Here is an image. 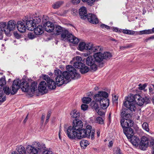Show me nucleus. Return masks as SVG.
Listing matches in <instances>:
<instances>
[{
    "instance_id": "60",
    "label": "nucleus",
    "mask_w": 154,
    "mask_h": 154,
    "mask_svg": "<svg viewBox=\"0 0 154 154\" xmlns=\"http://www.w3.org/2000/svg\"><path fill=\"white\" fill-rule=\"evenodd\" d=\"M131 47V45H128L127 46H120V49L122 50H123L124 49H125L127 48H130Z\"/></svg>"
},
{
    "instance_id": "51",
    "label": "nucleus",
    "mask_w": 154,
    "mask_h": 154,
    "mask_svg": "<svg viewBox=\"0 0 154 154\" xmlns=\"http://www.w3.org/2000/svg\"><path fill=\"white\" fill-rule=\"evenodd\" d=\"M88 107V105L85 104H82L81 106V109L83 111L87 110Z\"/></svg>"
},
{
    "instance_id": "58",
    "label": "nucleus",
    "mask_w": 154,
    "mask_h": 154,
    "mask_svg": "<svg viewBox=\"0 0 154 154\" xmlns=\"http://www.w3.org/2000/svg\"><path fill=\"white\" fill-rule=\"evenodd\" d=\"M115 154H123L121 150L119 148H118L116 150Z\"/></svg>"
},
{
    "instance_id": "13",
    "label": "nucleus",
    "mask_w": 154,
    "mask_h": 154,
    "mask_svg": "<svg viewBox=\"0 0 154 154\" xmlns=\"http://www.w3.org/2000/svg\"><path fill=\"white\" fill-rule=\"evenodd\" d=\"M133 122L128 119H123L121 121V124L124 130V128H130L133 126Z\"/></svg>"
},
{
    "instance_id": "32",
    "label": "nucleus",
    "mask_w": 154,
    "mask_h": 154,
    "mask_svg": "<svg viewBox=\"0 0 154 154\" xmlns=\"http://www.w3.org/2000/svg\"><path fill=\"white\" fill-rule=\"evenodd\" d=\"M70 114L72 117L75 119L79 118L80 116V112L75 110L72 111Z\"/></svg>"
},
{
    "instance_id": "40",
    "label": "nucleus",
    "mask_w": 154,
    "mask_h": 154,
    "mask_svg": "<svg viewBox=\"0 0 154 154\" xmlns=\"http://www.w3.org/2000/svg\"><path fill=\"white\" fill-rule=\"evenodd\" d=\"M88 141L85 140H82L80 142V145L82 147L85 148L89 144Z\"/></svg>"
},
{
    "instance_id": "55",
    "label": "nucleus",
    "mask_w": 154,
    "mask_h": 154,
    "mask_svg": "<svg viewBox=\"0 0 154 154\" xmlns=\"http://www.w3.org/2000/svg\"><path fill=\"white\" fill-rule=\"evenodd\" d=\"M71 14L74 16L78 14L77 10L74 8L72 9Z\"/></svg>"
},
{
    "instance_id": "38",
    "label": "nucleus",
    "mask_w": 154,
    "mask_h": 154,
    "mask_svg": "<svg viewBox=\"0 0 154 154\" xmlns=\"http://www.w3.org/2000/svg\"><path fill=\"white\" fill-rule=\"evenodd\" d=\"M63 4V2L62 1H58L56 2L53 5V7L54 9H57Z\"/></svg>"
},
{
    "instance_id": "59",
    "label": "nucleus",
    "mask_w": 154,
    "mask_h": 154,
    "mask_svg": "<svg viewBox=\"0 0 154 154\" xmlns=\"http://www.w3.org/2000/svg\"><path fill=\"white\" fill-rule=\"evenodd\" d=\"M51 113L50 112H48V114L47 116V119H46V121H45V123H48V120L50 118V117L51 116Z\"/></svg>"
},
{
    "instance_id": "47",
    "label": "nucleus",
    "mask_w": 154,
    "mask_h": 154,
    "mask_svg": "<svg viewBox=\"0 0 154 154\" xmlns=\"http://www.w3.org/2000/svg\"><path fill=\"white\" fill-rule=\"evenodd\" d=\"M96 122L100 124H103L104 123V121L102 118L100 117H97L96 120Z\"/></svg>"
},
{
    "instance_id": "25",
    "label": "nucleus",
    "mask_w": 154,
    "mask_h": 154,
    "mask_svg": "<svg viewBox=\"0 0 154 154\" xmlns=\"http://www.w3.org/2000/svg\"><path fill=\"white\" fill-rule=\"evenodd\" d=\"M93 57L96 63H100L103 60V54L99 52L94 55Z\"/></svg>"
},
{
    "instance_id": "61",
    "label": "nucleus",
    "mask_w": 154,
    "mask_h": 154,
    "mask_svg": "<svg viewBox=\"0 0 154 154\" xmlns=\"http://www.w3.org/2000/svg\"><path fill=\"white\" fill-rule=\"evenodd\" d=\"M118 97L116 95H115L114 96H113L112 97V100L113 102H116L118 100Z\"/></svg>"
},
{
    "instance_id": "33",
    "label": "nucleus",
    "mask_w": 154,
    "mask_h": 154,
    "mask_svg": "<svg viewBox=\"0 0 154 154\" xmlns=\"http://www.w3.org/2000/svg\"><path fill=\"white\" fill-rule=\"evenodd\" d=\"M17 150L20 154H26V150L24 147L21 145L17 146Z\"/></svg>"
},
{
    "instance_id": "50",
    "label": "nucleus",
    "mask_w": 154,
    "mask_h": 154,
    "mask_svg": "<svg viewBox=\"0 0 154 154\" xmlns=\"http://www.w3.org/2000/svg\"><path fill=\"white\" fill-rule=\"evenodd\" d=\"M102 109L101 107V108H100L97 110V111H96L99 115L100 116H103L105 115V113L102 111Z\"/></svg>"
},
{
    "instance_id": "44",
    "label": "nucleus",
    "mask_w": 154,
    "mask_h": 154,
    "mask_svg": "<svg viewBox=\"0 0 154 154\" xmlns=\"http://www.w3.org/2000/svg\"><path fill=\"white\" fill-rule=\"evenodd\" d=\"M83 63L82 62H80L79 61H76L74 63V66L76 68L80 69L82 65H83Z\"/></svg>"
},
{
    "instance_id": "64",
    "label": "nucleus",
    "mask_w": 154,
    "mask_h": 154,
    "mask_svg": "<svg viewBox=\"0 0 154 154\" xmlns=\"http://www.w3.org/2000/svg\"><path fill=\"white\" fill-rule=\"evenodd\" d=\"M76 59L77 60V61H79L80 62H82V59L81 57L79 56H77L76 57Z\"/></svg>"
},
{
    "instance_id": "14",
    "label": "nucleus",
    "mask_w": 154,
    "mask_h": 154,
    "mask_svg": "<svg viewBox=\"0 0 154 154\" xmlns=\"http://www.w3.org/2000/svg\"><path fill=\"white\" fill-rule=\"evenodd\" d=\"M133 111L128 108H123L121 111V116L124 119H130L131 117V112Z\"/></svg>"
},
{
    "instance_id": "34",
    "label": "nucleus",
    "mask_w": 154,
    "mask_h": 154,
    "mask_svg": "<svg viewBox=\"0 0 154 154\" xmlns=\"http://www.w3.org/2000/svg\"><path fill=\"white\" fill-rule=\"evenodd\" d=\"M69 74L71 75L70 76V77H69V79L70 78H71V79H72L75 80L79 79L80 77V75L79 74L77 73L76 72H74V73H72V74H70L69 73Z\"/></svg>"
},
{
    "instance_id": "5",
    "label": "nucleus",
    "mask_w": 154,
    "mask_h": 154,
    "mask_svg": "<svg viewBox=\"0 0 154 154\" xmlns=\"http://www.w3.org/2000/svg\"><path fill=\"white\" fill-rule=\"evenodd\" d=\"M108 96V94L104 91H99L95 94L94 97V100L96 102H100L101 108L103 109H106L109 105V100L107 98Z\"/></svg>"
},
{
    "instance_id": "3",
    "label": "nucleus",
    "mask_w": 154,
    "mask_h": 154,
    "mask_svg": "<svg viewBox=\"0 0 154 154\" xmlns=\"http://www.w3.org/2000/svg\"><path fill=\"white\" fill-rule=\"evenodd\" d=\"M16 26V22L13 20L9 21L7 24L5 22L0 23V39L3 38V32H4L7 36H9L11 35L10 32L15 29Z\"/></svg>"
},
{
    "instance_id": "27",
    "label": "nucleus",
    "mask_w": 154,
    "mask_h": 154,
    "mask_svg": "<svg viewBox=\"0 0 154 154\" xmlns=\"http://www.w3.org/2000/svg\"><path fill=\"white\" fill-rule=\"evenodd\" d=\"M131 139V142L133 145L135 146H138L140 143V140L138 137L133 136Z\"/></svg>"
},
{
    "instance_id": "15",
    "label": "nucleus",
    "mask_w": 154,
    "mask_h": 154,
    "mask_svg": "<svg viewBox=\"0 0 154 154\" xmlns=\"http://www.w3.org/2000/svg\"><path fill=\"white\" fill-rule=\"evenodd\" d=\"M34 146L35 147L36 151H37V153H43L47 148L45 144L39 142H35Z\"/></svg>"
},
{
    "instance_id": "28",
    "label": "nucleus",
    "mask_w": 154,
    "mask_h": 154,
    "mask_svg": "<svg viewBox=\"0 0 154 154\" xmlns=\"http://www.w3.org/2000/svg\"><path fill=\"white\" fill-rule=\"evenodd\" d=\"M43 27L42 26H38L34 29V33L36 35H40L43 32Z\"/></svg>"
},
{
    "instance_id": "46",
    "label": "nucleus",
    "mask_w": 154,
    "mask_h": 154,
    "mask_svg": "<svg viewBox=\"0 0 154 154\" xmlns=\"http://www.w3.org/2000/svg\"><path fill=\"white\" fill-rule=\"evenodd\" d=\"M152 33V31H151V30L148 29L140 31V32L139 34L143 35L145 34H149Z\"/></svg>"
},
{
    "instance_id": "29",
    "label": "nucleus",
    "mask_w": 154,
    "mask_h": 154,
    "mask_svg": "<svg viewBox=\"0 0 154 154\" xmlns=\"http://www.w3.org/2000/svg\"><path fill=\"white\" fill-rule=\"evenodd\" d=\"M63 29V28L60 26L56 25L55 26H54V30L56 34L57 35H60Z\"/></svg>"
},
{
    "instance_id": "37",
    "label": "nucleus",
    "mask_w": 154,
    "mask_h": 154,
    "mask_svg": "<svg viewBox=\"0 0 154 154\" xmlns=\"http://www.w3.org/2000/svg\"><path fill=\"white\" fill-rule=\"evenodd\" d=\"M103 56L104 59H109L112 57L111 53L109 52H105L103 54Z\"/></svg>"
},
{
    "instance_id": "36",
    "label": "nucleus",
    "mask_w": 154,
    "mask_h": 154,
    "mask_svg": "<svg viewBox=\"0 0 154 154\" xmlns=\"http://www.w3.org/2000/svg\"><path fill=\"white\" fill-rule=\"evenodd\" d=\"M122 32L124 34L128 35H133L135 34L136 35L137 34V32L135 31L128 29H123Z\"/></svg>"
},
{
    "instance_id": "53",
    "label": "nucleus",
    "mask_w": 154,
    "mask_h": 154,
    "mask_svg": "<svg viewBox=\"0 0 154 154\" xmlns=\"http://www.w3.org/2000/svg\"><path fill=\"white\" fill-rule=\"evenodd\" d=\"M92 107L96 111H97V110L99 109L98 104L96 103H94L93 105L92 106Z\"/></svg>"
},
{
    "instance_id": "56",
    "label": "nucleus",
    "mask_w": 154,
    "mask_h": 154,
    "mask_svg": "<svg viewBox=\"0 0 154 154\" xmlns=\"http://www.w3.org/2000/svg\"><path fill=\"white\" fill-rule=\"evenodd\" d=\"M43 154H53V152L52 151L48 150V149L46 148V149L42 153Z\"/></svg>"
},
{
    "instance_id": "6",
    "label": "nucleus",
    "mask_w": 154,
    "mask_h": 154,
    "mask_svg": "<svg viewBox=\"0 0 154 154\" xmlns=\"http://www.w3.org/2000/svg\"><path fill=\"white\" fill-rule=\"evenodd\" d=\"M20 88L22 91L27 92L30 91L32 93L37 90V84L35 81L31 82L29 81H23L20 84Z\"/></svg>"
},
{
    "instance_id": "7",
    "label": "nucleus",
    "mask_w": 154,
    "mask_h": 154,
    "mask_svg": "<svg viewBox=\"0 0 154 154\" xmlns=\"http://www.w3.org/2000/svg\"><path fill=\"white\" fill-rule=\"evenodd\" d=\"M135 95L131 94L127 97L126 100L124 103V106L128 108L131 111H135L136 109L135 105Z\"/></svg>"
},
{
    "instance_id": "41",
    "label": "nucleus",
    "mask_w": 154,
    "mask_h": 154,
    "mask_svg": "<svg viewBox=\"0 0 154 154\" xmlns=\"http://www.w3.org/2000/svg\"><path fill=\"white\" fill-rule=\"evenodd\" d=\"M3 91L4 93L7 95H8L10 93L11 94V90L10 89L9 87L5 86L3 87Z\"/></svg>"
},
{
    "instance_id": "42",
    "label": "nucleus",
    "mask_w": 154,
    "mask_h": 154,
    "mask_svg": "<svg viewBox=\"0 0 154 154\" xmlns=\"http://www.w3.org/2000/svg\"><path fill=\"white\" fill-rule=\"evenodd\" d=\"M86 44L84 42H81L80 43L79 45V49L81 51H82L85 49Z\"/></svg>"
},
{
    "instance_id": "8",
    "label": "nucleus",
    "mask_w": 154,
    "mask_h": 154,
    "mask_svg": "<svg viewBox=\"0 0 154 154\" xmlns=\"http://www.w3.org/2000/svg\"><path fill=\"white\" fill-rule=\"evenodd\" d=\"M42 23H43L44 29L48 32H51L54 30V24L52 22L47 21L46 19L44 17L42 19Z\"/></svg>"
},
{
    "instance_id": "16",
    "label": "nucleus",
    "mask_w": 154,
    "mask_h": 154,
    "mask_svg": "<svg viewBox=\"0 0 154 154\" xmlns=\"http://www.w3.org/2000/svg\"><path fill=\"white\" fill-rule=\"evenodd\" d=\"M47 85L46 82L44 81H42L41 82L38 87H37V89L40 92L43 94L46 93L47 92L48 90L46 88Z\"/></svg>"
},
{
    "instance_id": "4",
    "label": "nucleus",
    "mask_w": 154,
    "mask_h": 154,
    "mask_svg": "<svg viewBox=\"0 0 154 154\" xmlns=\"http://www.w3.org/2000/svg\"><path fill=\"white\" fill-rule=\"evenodd\" d=\"M73 128H75V129L77 131L79 132V131H81L82 129H85V131H86L87 127L88 126L90 128L89 131L88 133H87L88 134V136L86 137V138H90L91 137V140H93L94 138V134H95V131L94 129H92V126L90 125H87L85 128H82L83 127V123L82 121L81 120L79 119H75L73 120L72 122V126H71Z\"/></svg>"
},
{
    "instance_id": "10",
    "label": "nucleus",
    "mask_w": 154,
    "mask_h": 154,
    "mask_svg": "<svg viewBox=\"0 0 154 154\" xmlns=\"http://www.w3.org/2000/svg\"><path fill=\"white\" fill-rule=\"evenodd\" d=\"M42 78L44 80L46 81L48 84V88L49 89H54L56 88V83L53 79H51L47 75H44Z\"/></svg>"
},
{
    "instance_id": "1",
    "label": "nucleus",
    "mask_w": 154,
    "mask_h": 154,
    "mask_svg": "<svg viewBox=\"0 0 154 154\" xmlns=\"http://www.w3.org/2000/svg\"><path fill=\"white\" fill-rule=\"evenodd\" d=\"M88 126L87 127L86 131L85 130L82 129L78 132L72 126H69L66 130V133L68 137L71 139H74L75 138L78 139H81L86 138V137L88 136V134L89 130V128Z\"/></svg>"
},
{
    "instance_id": "39",
    "label": "nucleus",
    "mask_w": 154,
    "mask_h": 154,
    "mask_svg": "<svg viewBox=\"0 0 154 154\" xmlns=\"http://www.w3.org/2000/svg\"><path fill=\"white\" fill-rule=\"evenodd\" d=\"M41 20V17L38 16V17H34L33 19V23L35 24V26H36V24H38L40 23Z\"/></svg>"
},
{
    "instance_id": "18",
    "label": "nucleus",
    "mask_w": 154,
    "mask_h": 154,
    "mask_svg": "<svg viewBox=\"0 0 154 154\" xmlns=\"http://www.w3.org/2000/svg\"><path fill=\"white\" fill-rule=\"evenodd\" d=\"M79 14L80 18L83 20L87 19V14L86 8L85 7L82 6L79 10Z\"/></svg>"
},
{
    "instance_id": "48",
    "label": "nucleus",
    "mask_w": 154,
    "mask_h": 154,
    "mask_svg": "<svg viewBox=\"0 0 154 154\" xmlns=\"http://www.w3.org/2000/svg\"><path fill=\"white\" fill-rule=\"evenodd\" d=\"M142 128L143 129L145 130L146 131L149 132V126L148 123L146 122H144L143 124Z\"/></svg>"
},
{
    "instance_id": "22",
    "label": "nucleus",
    "mask_w": 154,
    "mask_h": 154,
    "mask_svg": "<svg viewBox=\"0 0 154 154\" xmlns=\"http://www.w3.org/2000/svg\"><path fill=\"white\" fill-rule=\"evenodd\" d=\"M34 142L32 145H28L26 148V151L29 153L32 154H37V151L35 147L34 146Z\"/></svg>"
},
{
    "instance_id": "52",
    "label": "nucleus",
    "mask_w": 154,
    "mask_h": 154,
    "mask_svg": "<svg viewBox=\"0 0 154 154\" xmlns=\"http://www.w3.org/2000/svg\"><path fill=\"white\" fill-rule=\"evenodd\" d=\"M149 146L152 148V151H154V140L152 139L150 141Z\"/></svg>"
},
{
    "instance_id": "19",
    "label": "nucleus",
    "mask_w": 154,
    "mask_h": 154,
    "mask_svg": "<svg viewBox=\"0 0 154 154\" xmlns=\"http://www.w3.org/2000/svg\"><path fill=\"white\" fill-rule=\"evenodd\" d=\"M87 18L88 21L92 23L96 24L98 23V20L97 17L92 14H88Z\"/></svg>"
},
{
    "instance_id": "11",
    "label": "nucleus",
    "mask_w": 154,
    "mask_h": 154,
    "mask_svg": "<svg viewBox=\"0 0 154 154\" xmlns=\"http://www.w3.org/2000/svg\"><path fill=\"white\" fill-rule=\"evenodd\" d=\"M149 140L147 137L143 136L141 139L140 142L139 143V147L142 150H145L149 145Z\"/></svg>"
},
{
    "instance_id": "57",
    "label": "nucleus",
    "mask_w": 154,
    "mask_h": 154,
    "mask_svg": "<svg viewBox=\"0 0 154 154\" xmlns=\"http://www.w3.org/2000/svg\"><path fill=\"white\" fill-rule=\"evenodd\" d=\"M146 86V84H144L143 85L140 84L139 85V88L140 90H143L145 88Z\"/></svg>"
},
{
    "instance_id": "2",
    "label": "nucleus",
    "mask_w": 154,
    "mask_h": 154,
    "mask_svg": "<svg viewBox=\"0 0 154 154\" xmlns=\"http://www.w3.org/2000/svg\"><path fill=\"white\" fill-rule=\"evenodd\" d=\"M55 79L56 85L60 86L63 84H66L69 81V77L71 76L67 71H65L62 72L61 71L57 69L54 71Z\"/></svg>"
},
{
    "instance_id": "62",
    "label": "nucleus",
    "mask_w": 154,
    "mask_h": 154,
    "mask_svg": "<svg viewBox=\"0 0 154 154\" xmlns=\"http://www.w3.org/2000/svg\"><path fill=\"white\" fill-rule=\"evenodd\" d=\"M143 99L144 100V102H145L146 103H149L150 100H149V98L147 97H145L144 98H143Z\"/></svg>"
},
{
    "instance_id": "24",
    "label": "nucleus",
    "mask_w": 154,
    "mask_h": 154,
    "mask_svg": "<svg viewBox=\"0 0 154 154\" xmlns=\"http://www.w3.org/2000/svg\"><path fill=\"white\" fill-rule=\"evenodd\" d=\"M135 103H136L138 105L142 106L144 103L143 97H141L138 94H135Z\"/></svg>"
},
{
    "instance_id": "9",
    "label": "nucleus",
    "mask_w": 154,
    "mask_h": 154,
    "mask_svg": "<svg viewBox=\"0 0 154 154\" xmlns=\"http://www.w3.org/2000/svg\"><path fill=\"white\" fill-rule=\"evenodd\" d=\"M94 57L91 56H88L86 59V64L90 66L91 70L95 71L97 69V66Z\"/></svg>"
},
{
    "instance_id": "26",
    "label": "nucleus",
    "mask_w": 154,
    "mask_h": 154,
    "mask_svg": "<svg viewBox=\"0 0 154 154\" xmlns=\"http://www.w3.org/2000/svg\"><path fill=\"white\" fill-rule=\"evenodd\" d=\"M36 26L35 25V24L33 23V20H28L26 23V28L28 30L32 31L35 29V27H36Z\"/></svg>"
},
{
    "instance_id": "43",
    "label": "nucleus",
    "mask_w": 154,
    "mask_h": 154,
    "mask_svg": "<svg viewBox=\"0 0 154 154\" xmlns=\"http://www.w3.org/2000/svg\"><path fill=\"white\" fill-rule=\"evenodd\" d=\"M6 84V81L5 77L0 79V88H2Z\"/></svg>"
},
{
    "instance_id": "30",
    "label": "nucleus",
    "mask_w": 154,
    "mask_h": 154,
    "mask_svg": "<svg viewBox=\"0 0 154 154\" xmlns=\"http://www.w3.org/2000/svg\"><path fill=\"white\" fill-rule=\"evenodd\" d=\"M89 70V67L85 66V64L83 63L80 68V71L82 74H84L87 72Z\"/></svg>"
},
{
    "instance_id": "21",
    "label": "nucleus",
    "mask_w": 154,
    "mask_h": 154,
    "mask_svg": "<svg viewBox=\"0 0 154 154\" xmlns=\"http://www.w3.org/2000/svg\"><path fill=\"white\" fill-rule=\"evenodd\" d=\"M123 132L128 139H131V137L133 136L134 131L133 129L131 128H124L123 130Z\"/></svg>"
},
{
    "instance_id": "63",
    "label": "nucleus",
    "mask_w": 154,
    "mask_h": 154,
    "mask_svg": "<svg viewBox=\"0 0 154 154\" xmlns=\"http://www.w3.org/2000/svg\"><path fill=\"white\" fill-rule=\"evenodd\" d=\"M81 0H72V2L74 4H77L78 3H79Z\"/></svg>"
},
{
    "instance_id": "12",
    "label": "nucleus",
    "mask_w": 154,
    "mask_h": 154,
    "mask_svg": "<svg viewBox=\"0 0 154 154\" xmlns=\"http://www.w3.org/2000/svg\"><path fill=\"white\" fill-rule=\"evenodd\" d=\"M20 80L19 79L14 80L13 81L11 87V94L14 95L16 93L18 90L20 88Z\"/></svg>"
},
{
    "instance_id": "23",
    "label": "nucleus",
    "mask_w": 154,
    "mask_h": 154,
    "mask_svg": "<svg viewBox=\"0 0 154 154\" xmlns=\"http://www.w3.org/2000/svg\"><path fill=\"white\" fill-rule=\"evenodd\" d=\"M61 38L62 40L64 39H67L68 41L69 40V38H70V35L71 34L69 33L68 31L67 30L64 29L63 31L60 34Z\"/></svg>"
},
{
    "instance_id": "17",
    "label": "nucleus",
    "mask_w": 154,
    "mask_h": 154,
    "mask_svg": "<svg viewBox=\"0 0 154 154\" xmlns=\"http://www.w3.org/2000/svg\"><path fill=\"white\" fill-rule=\"evenodd\" d=\"M85 49L95 52L97 51H100L101 50V47L100 46L94 47L93 44L89 43L86 44Z\"/></svg>"
},
{
    "instance_id": "45",
    "label": "nucleus",
    "mask_w": 154,
    "mask_h": 154,
    "mask_svg": "<svg viewBox=\"0 0 154 154\" xmlns=\"http://www.w3.org/2000/svg\"><path fill=\"white\" fill-rule=\"evenodd\" d=\"M82 100L83 103L88 104L91 101V99L88 97H84Z\"/></svg>"
},
{
    "instance_id": "35",
    "label": "nucleus",
    "mask_w": 154,
    "mask_h": 154,
    "mask_svg": "<svg viewBox=\"0 0 154 154\" xmlns=\"http://www.w3.org/2000/svg\"><path fill=\"white\" fill-rule=\"evenodd\" d=\"M66 69L68 71L69 73L72 74L76 72V69L74 68L71 65H68L66 66Z\"/></svg>"
},
{
    "instance_id": "54",
    "label": "nucleus",
    "mask_w": 154,
    "mask_h": 154,
    "mask_svg": "<svg viewBox=\"0 0 154 154\" xmlns=\"http://www.w3.org/2000/svg\"><path fill=\"white\" fill-rule=\"evenodd\" d=\"M28 37L30 39H32L35 37V35L31 32H29L28 34Z\"/></svg>"
},
{
    "instance_id": "20",
    "label": "nucleus",
    "mask_w": 154,
    "mask_h": 154,
    "mask_svg": "<svg viewBox=\"0 0 154 154\" xmlns=\"http://www.w3.org/2000/svg\"><path fill=\"white\" fill-rule=\"evenodd\" d=\"M16 26L18 30L20 32L23 33L25 32L26 28L24 23L21 21H18L16 24Z\"/></svg>"
},
{
    "instance_id": "31",
    "label": "nucleus",
    "mask_w": 154,
    "mask_h": 154,
    "mask_svg": "<svg viewBox=\"0 0 154 154\" xmlns=\"http://www.w3.org/2000/svg\"><path fill=\"white\" fill-rule=\"evenodd\" d=\"M68 41L75 44H78L79 42V39L73 35L72 34L70 35V38H69Z\"/></svg>"
},
{
    "instance_id": "49",
    "label": "nucleus",
    "mask_w": 154,
    "mask_h": 154,
    "mask_svg": "<svg viewBox=\"0 0 154 154\" xmlns=\"http://www.w3.org/2000/svg\"><path fill=\"white\" fill-rule=\"evenodd\" d=\"M83 2H86L89 5H91L94 4L95 0H82Z\"/></svg>"
}]
</instances>
